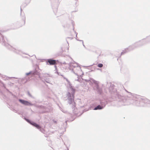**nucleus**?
<instances>
[{
    "label": "nucleus",
    "mask_w": 150,
    "mask_h": 150,
    "mask_svg": "<svg viewBox=\"0 0 150 150\" xmlns=\"http://www.w3.org/2000/svg\"><path fill=\"white\" fill-rule=\"evenodd\" d=\"M70 89L72 92L71 94L69 92L67 94V100L68 103L71 105V107L72 108H74L76 106V104L74 101V93L75 90L71 86H70Z\"/></svg>",
    "instance_id": "20e7f679"
},
{
    "label": "nucleus",
    "mask_w": 150,
    "mask_h": 150,
    "mask_svg": "<svg viewBox=\"0 0 150 150\" xmlns=\"http://www.w3.org/2000/svg\"><path fill=\"white\" fill-rule=\"evenodd\" d=\"M67 39H69L70 40H72L73 39V38L71 37H67Z\"/></svg>",
    "instance_id": "412c9836"
},
{
    "label": "nucleus",
    "mask_w": 150,
    "mask_h": 150,
    "mask_svg": "<svg viewBox=\"0 0 150 150\" xmlns=\"http://www.w3.org/2000/svg\"><path fill=\"white\" fill-rule=\"evenodd\" d=\"M28 95L30 97H32V96L31 95V94L30 93H29V92H28Z\"/></svg>",
    "instance_id": "6ab92c4d"
},
{
    "label": "nucleus",
    "mask_w": 150,
    "mask_h": 150,
    "mask_svg": "<svg viewBox=\"0 0 150 150\" xmlns=\"http://www.w3.org/2000/svg\"><path fill=\"white\" fill-rule=\"evenodd\" d=\"M66 81H68V80L67 79H66Z\"/></svg>",
    "instance_id": "4be33fe9"
},
{
    "label": "nucleus",
    "mask_w": 150,
    "mask_h": 150,
    "mask_svg": "<svg viewBox=\"0 0 150 150\" xmlns=\"http://www.w3.org/2000/svg\"><path fill=\"white\" fill-rule=\"evenodd\" d=\"M89 83L92 84L94 83L96 85V91L98 92L100 94H101L102 92V89L101 88L99 87L98 85L99 82L94 80L93 79H90L89 81Z\"/></svg>",
    "instance_id": "423d86ee"
},
{
    "label": "nucleus",
    "mask_w": 150,
    "mask_h": 150,
    "mask_svg": "<svg viewBox=\"0 0 150 150\" xmlns=\"http://www.w3.org/2000/svg\"><path fill=\"white\" fill-rule=\"evenodd\" d=\"M49 77V75L47 73L45 74L42 77L40 76L39 77L41 79H44L45 81L47 82L48 83H50L51 81L50 80L49 78H48Z\"/></svg>",
    "instance_id": "0eeeda50"
},
{
    "label": "nucleus",
    "mask_w": 150,
    "mask_h": 150,
    "mask_svg": "<svg viewBox=\"0 0 150 150\" xmlns=\"http://www.w3.org/2000/svg\"><path fill=\"white\" fill-rule=\"evenodd\" d=\"M47 62L50 65H53L55 64L56 62V60L50 59H47Z\"/></svg>",
    "instance_id": "9d476101"
},
{
    "label": "nucleus",
    "mask_w": 150,
    "mask_h": 150,
    "mask_svg": "<svg viewBox=\"0 0 150 150\" xmlns=\"http://www.w3.org/2000/svg\"><path fill=\"white\" fill-rule=\"evenodd\" d=\"M63 64H66V62H64Z\"/></svg>",
    "instance_id": "5701e85b"
},
{
    "label": "nucleus",
    "mask_w": 150,
    "mask_h": 150,
    "mask_svg": "<svg viewBox=\"0 0 150 150\" xmlns=\"http://www.w3.org/2000/svg\"><path fill=\"white\" fill-rule=\"evenodd\" d=\"M68 65V68L70 70L78 76H81L83 74L80 67L77 63L74 62L70 63Z\"/></svg>",
    "instance_id": "7ed1b4c3"
},
{
    "label": "nucleus",
    "mask_w": 150,
    "mask_h": 150,
    "mask_svg": "<svg viewBox=\"0 0 150 150\" xmlns=\"http://www.w3.org/2000/svg\"><path fill=\"white\" fill-rule=\"evenodd\" d=\"M103 64L101 63L98 64L97 65V66L99 68L102 67H103Z\"/></svg>",
    "instance_id": "2eb2a0df"
},
{
    "label": "nucleus",
    "mask_w": 150,
    "mask_h": 150,
    "mask_svg": "<svg viewBox=\"0 0 150 150\" xmlns=\"http://www.w3.org/2000/svg\"><path fill=\"white\" fill-rule=\"evenodd\" d=\"M25 119L29 123L31 124V125H32L33 126H34V127H35L39 129V128H40V125H39L37 124L36 123L31 121L30 120H29L28 119L25 118Z\"/></svg>",
    "instance_id": "1a4fd4ad"
},
{
    "label": "nucleus",
    "mask_w": 150,
    "mask_h": 150,
    "mask_svg": "<svg viewBox=\"0 0 150 150\" xmlns=\"http://www.w3.org/2000/svg\"><path fill=\"white\" fill-rule=\"evenodd\" d=\"M105 104H103L101 105H98L94 108V110H101L105 107Z\"/></svg>",
    "instance_id": "f8f14e48"
},
{
    "label": "nucleus",
    "mask_w": 150,
    "mask_h": 150,
    "mask_svg": "<svg viewBox=\"0 0 150 150\" xmlns=\"http://www.w3.org/2000/svg\"><path fill=\"white\" fill-rule=\"evenodd\" d=\"M37 129H39L40 130V131L41 132H42L43 133H44V130L43 129H41L40 126V128H39V129L38 128H37Z\"/></svg>",
    "instance_id": "4468645a"
},
{
    "label": "nucleus",
    "mask_w": 150,
    "mask_h": 150,
    "mask_svg": "<svg viewBox=\"0 0 150 150\" xmlns=\"http://www.w3.org/2000/svg\"><path fill=\"white\" fill-rule=\"evenodd\" d=\"M83 80V79H78L77 80L78 81H79L80 82H81V81H82Z\"/></svg>",
    "instance_id": "f3484780"
},
{
    "label": "nucleus",
    "mask_w": 150,
    "mask_h": 150,
    "mask_svg": "<svg viewBox=\"0 0 150 150\" xmlns=\"http://www.w3.org/2000/svg\"><path fill=\"white\" fill-rule=\"evenodd\" d=\"M7 41L6 39L3 36H2L1 40H0V42H2V44L5 46L7 47L10 50H11L15 53L19 54H21L23 53V52L18 48H13L7 42Z\"/></svg>",
    "instance_id": "39448f33"
},
{
    "label": "nucleus",
    "mask_w": 150,
    "mask_h": 150,
    "mask_svg": "<svg viewBox=\"0 0 150 150\" xmlns=\"http://www.w3.org/2000/svg\"><path fill=\"white\" fill-rule=\"evenodd\" d=\"M76 40L78 41H81V42H82V44H83V46L85 47V46L83 44V40H79L78 39H76Z\"/></svg>",
    "instance_id": "dca6fc26"
},
{
    "label": "nucleus",
    "mask_w": 150,
    "mask_h": 150,
    "mask_svg": "<svg viewBox=\"0 0 150 150\" xmlns=\"http://www.w3.org/2000/svg\"><path fill=\"white\" fill-rule=\"evenodd\" d=\"M112 87L109 88L110 91L113 95H115L116 98L119 99L118 104L120 106L132 105L137 106H145L150 105V100L144 97L128 92L126 90L127 93L125 96H121L115 89L111 91Z\"/></svg>",
    "instance_id": "f257e3e1"
},
{
    "label": "nucleus",
    "mask_w": 150,
    "mask_h": 150,
    "mask_svg": "<svg viewBox=\"0 0 150 150\" xmlns=\"http://www.w3.org/2000/svg\"><path fill=\"white\" fill-rule=\"evenodd\" d=\"M3 86H4V84L3 85Z\"/></svg>",
    "instance_id": "b1692460"
},
{
    "label": "nucleus",
    "mask_w": 150,
    "mask_h": 150,
    "mask_svg": "<svg viewBox=\"0 0 150 150\" xmlns=\"http://www.w3.org/2000/svg\"><path fill=\"white\" fill-rule=\"evenodd\" d=\"M38 71L36 69H35L34 70L30 71L28 73H26V75H28L30 74H31L33 75H35L38 74Z\"/></svg>",
    "instance_id": "9b49d317"
},
{
    "label": "nucleus",
    "mask_w": 150,
    "mask_h": 150,
    "mask_svg": "<svg viewBox=\"0 0 150 150\" xmlns=\"http://www.w3.org/2000/svg\"><path fill=\"white\" fill-rule=\"evenodd\" d=\"M73 30L74 31V33H75V34H76V38H77V33H76V32L75 31H74V28H73Z\"/></svg>",
    "instance_id": "a211bd4d"
},
{
    "label": "nucleus",
    "mask_w": 150,
    "mask_h": 150,
    "mask_svg": "<svg viewBox=\"0 0 150 150\" xmlns=\"http://www.w3.org/2000/svg\"><path fill=\"white\" fill-rule=\"evenodd\" d=\"M19 101L22 104L25 105L32 106V105H33V104H32V103H30L28 101H26V100H23L22 99H20L19 100Z\"/></svg>",
    "instance_id": "6e6552de"
},
{
    "label": "nucleus",
    "mask_w": 150,
    "mask_h": 150,
    "mask_svg": "<svg viewBox=\"0 0 150 150\" xmlns=\"http://www.w3.org/2000/svg\"><path fill=\"white\" fill-rule=\"evenodd\" d=\"M150 42V35L147 37L141 40L135 42L134 44L129 46L128 48L125 49L121 52V54H124L132 50L136 47H139Z\"/></svg>",
    "instance_id": "f03ea898"
},
{
    "label": "nucleus",
    "mask_w": 150,
    "mask_h": 150,
    "mask_svg": "<svg viewBox=\"0 0 150 150\" xmlns=\"http://www.w3.org/2000/svg\"><path fill=\"white\" fill-rule=\"evenodd\" d=\"M100 104L101 105H102L103 104H105V107L106 104V102L105 101H104L103 102L100 101Z\"/></svg>",
    "instance_id": "ddd939ff"
},
{
    "label": "nucleus",
    "mask_w": 150,
    "mask_h": 150,
    "mask_svg": "<svg viewBox=\"0 0 150 150\" xmlns=\"http://www.w3.org/2000/svg\"><path fill=\"white\" fill-rule=\"evenodd\" d=\"M52 121H53V122L54 123H57V121H56L55 120H52Z\"/></svg>",
    "instance_id": "aec40b11"
}]
</instances>
